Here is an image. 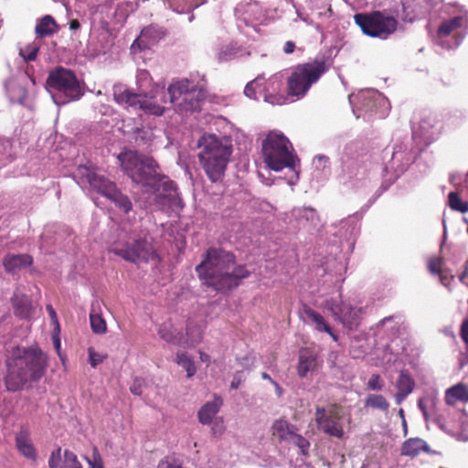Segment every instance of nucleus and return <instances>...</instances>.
<instances>
[{"label":"nucleus","instance_id":"23","mask_svg":"<svg viewBox=\"0 0 468 468\" xmlns=\"http://www.w3.org/2000/svg\"><path fill=\"white\" fill-rule=\"evenodd\" d=\"M14 314L21 319H29L34 312L32 302L29 296L16 289L11 298Z\"/></svg>","mask_w":468,"mask_h":468},{"label":"nucleus","instance_id":"15","mask_svg":"<svg viewBox=\"0 0 468 468\" xmlns=\"http://www.w3.org/2000/svg\"><path fill=\"white\" fill-rule=\"evenodd\" d=\"M324 307L331 312L335 320L341 322L349 330L359 325L362 308L353 307L334 298L326 299Z\"/></svg>","mask_w":468,"mask_h":468},{"label":"nucleus","instance_id":"55","mask_svg":"<svg viewBox=\"0 0 468 468\" xmlns=\"http://www.w3.org/2000/svg\"><path fill=\"white\" fill-rule=\"evenodd\" d=\"M145 386H146V381L144 378H136L133 380V382L130 388V390L133 395L140 396L143 394L144 388H145Z\"/></svg>","mask_w":468,"mask_h":468},{"label":"nucleus","instance_id":"1","mask_svg":"<svg viewBox=\"0 0 468 468\" xmlns=\"http://www.w3.org/2000/svg\"><path fill=\"white\" fill-rule=\"evenodd\" d=\"M126 175L150 192V205L166 213H178L184 207L176 184L159 171V165L150 156L136 151H125L118 156Z\"/></svg>","mask_w":468,"mask_h":468},{"label":"nucleus","instance_id":"12","mask_svg":"<svg viewBox=\"0 0 468 468\" xmlns=\"http://www.w3.org/2000/svg\"><path fill=\"white\" fill-rule=\"evenodd\" d=\"M79 172L86 177L87 182L94 190L113 202L122 212L129 213L132 210L133 204L129 197L122 195L112 182L86 167H79Z\"/></svg>","mask_w":468,"mask_h":468},{"label":"nucleus","instance_id":"41","mask_svg":"<svg viewBox=\"0 0 468 468\" xmlns=\"http://www.w3.org/2000/svg\"><path fill=\"white\" fill-rule=\"evenodd\" d=\"M90 323L91 330L94 334L103 335L107 331V324L102 316L95 313L94 309L90 314Z\"/></svg>","mask_w":468,"mask_h":468},{"label":"nucleus","instance_id":"31","mask_svg":"<svg viewBox=\"0 0 468 468\" xmlns=\"http://www.w3.org/2000/svg\"><path fill=\"white\" fill-rule=\"evenodd\" d=\"M31 263L32 258L27 254L7 255L3 261L4 267L7 271H15L20 268L29 266Z\"/></svg>","mask_w":468,"mask_h":468},{"label":"nucleus","instance_id":"56","mask_svg":"<svg viewBox=\"0 0 468 468\" xmlns=\"http://www.w3.org/2000/svg\"><path fill=\"white\" fill-rule=\"evenodd\" d=\"M90 468H103L101 457L97 449H93L91 458L85 457Z\"/></svg>","mask_w":468,"mask_h":468},{"label":"nucleus","instance_id":"19","mask_svg":"<svg viewBox=\"0 0 468 468\" xmlns=\"http://www.w3.org/2000/svg\"><path fill=\"white\" fill-rule=\"evenodd\" d=\"M413 160L414 155L409 142H401L394 145L388 167L394 171L397 176H399L408 168Z\"/></svg>","mask_w":468,"mask_h":468},{"label":"nucleus","instance_id":"61","mask_svg":"<svg viewBox=\"0 0 468 468\" xmlns=\"http://www.w3.org/2000/svg\"><path fill=\"white\" fill-rule=\"evenodd\" d=\"M461 335H462L463 340L465 342V344L468 346V320L465 321L462 325Z\"/></svg>","mask_w":468,"mask_h":468},{"label":"nucleus","instance_id":"35","mask_svg":"<svg viewBox=\"0 0 468 468\" xmlns=\"http://www.w3.org/2000/svg\"><path fill=\"white\" fill-rule=\"evenodd\" d=\"M57 31V24L51 16H45L37 24L35 33L38 37H45L54 34Z\"/></svg>","mask_w":468,"mask_h":468},{"label":"nucleus","instance_id":"54","mask_svg":"<svg viewBox=\"0 0 468 468\" xmlns=\"http://www.w3.org/2000/svg\"><path fill=\"white\" fill-rule=\"evenodd\" d=\"M289 441L293 442L294 444H296L302 450V452L303 454H305L307 452L310 443L303 436L294 433L292 435V439Z\"/></svg>","mask_w":468,"mask_h":468},{"label":"nucleus","instance_id":"3","mask_svg":"<svg viewBox=\"0 0 468 468\" xmlns=\"http://www.w3.org/2000/svg\"><path fill=\"white\" fill-rule=\"evenodd\" d=\"M48 357L37 346L14 348L6 360L5 385L17 391L39 381L46 372Z\"/></svg>","mask_w":468,"mask_h":468},{"label":"nucleus","instance_id":"64","mask_svg":"<svg viewBox=\"0 0 468 468\" xmlns=\"http://www.w3.org/2000/svg\"><path fill=\"white\" fill-rule=\"evenodd\" d=\"M295 48V44L292 41H287L284 45L283 51L286 54H291L293 52Z\"/></svg>","mask_w":468,"mask_h":468},{"label":"nucleus","instance_id":"21","mask_svg":"<svg viewBox=\"0 0 468 468\" xmlns=\"http://www.w3.org/2000/svg\"><path fill=\"white\" fill-rule=\"evenodd\" d=\"M290 220L299 229H310L315 227L319 222V217L316 210L311 207H294L291 211Z\"/></svg>","mask_w":468,"mask_h":468},{"label":"nucleus","instance_id":"18","mask_svg":"<svg viewBox=\"0 0 468 468\" xmlns=\"http://www.w3.org/2000/svg\"><path fill=\"white\" fill-rule=\"evenodd\" d=\"M166 102L165 91L163 88L154 90V94L148 96L146 94L139 95V102L136 104L135 110H142L145 113L161 116L164 114Z\"/></svg>","mask_w":468,"mask_h":468},{"label":"nucleus","instance_id":"49","mask_svg":"<svg viewBox=\"0 0 468 468\" xmlns=\"http://www.w3.org/2000/svg\"><path fill=\"white\" fill-rule=\"evenodd\" d=\"M61 468H82L81 463L78 461L77 455L71 451L65 450L64 461Z\"/></svg>","mask_w":468,"mask_h":468},{"label":"nucleus","instance_id":"16","mask_svg":"<svg viewBox=\"0 0 468 468\" xmlns=\"http://www.w3.org/2000/svg\"><path fill=\"white\" fill-rule=\"evenodd\" d=\"M315 421L318 429L324 433L338 439L343 438L344 429L336 405H331L328 409L316 407Z\"/></svg>","mask_w":468,"mask_h":468},{"label":"nucleus","instance_id":"47","mask_svg":"<svg viewBox=\"0 0 468 468\" xmlns=\"http://www.w3.org/2000/svg\"><path fill=\"white\" fill-rule=\"evenodd\" d=\"M136 84L138 89L144 92L152 84V79L149 72L145 69H139L136 74Z\"/></svg>","mask_w":468,"mask_h":468},{"label":"nucleus","instance_id":"62","mask_svg":"<svg viewBox=\"0 0 468 468\" xmlns=\"http://www.w3.org/2000/svg\"><path fill=\"white\" fill-rule=\"evenodd\" d=\"M58 334H59V332H58L57 330L54 329L52 340H53L54 347L56 348L57 352L59 354L60 339L58 337Z\"/></svg>","mask_w":468,"mask_h":468},{"label":"nucleus","instance_id":"13","mask_svg":"<svg viewBox=\"0 0 468 468\" xmlns=\"http://www.w3.org/2000/svg\"><path fill=\"white\" fill-rule=\"evenodd\" d=\"M337 180L349 190L358 191L366 188L369 183L367 167L357 160L343 161L342 171L337 176Z\"/></svg>","mask_w":468,"mask_h":468},{"label":"nucleus","instance_id":"59","mask_svg":"<svg viewBox=\"0 0 468 468\" xmlns=\"http://www.w3.org/2000/svg\"><path fill=\"white\" fill-rule=\"evenodd\" d=\"M186 8H183L182 10H177V12H184V11H188V10H193L195 8H197L200 3L197 1V0H186Z\"/></svg>","mask_w":468,"mask_h":468},{"label":"nucleus","instance_id":"42","mask_svg":"<svg viewBox=\"0 0 468 468\" xmlns=\"http://www.w3.org/2000/svg\"><path fill=\"white\" fill-rule=\"evenodd\" d=\"M12 159L13 150L11 141L0 137V167L11 162Z\"/></svg>","mask_w":468,"mask_h":468},{"label":"nucleus","instance_id":"45","mask_svg":"<svg viewBox=\"0 0 468 468\" xmlns=\"http://www.w3.org/2000/svg\"><path fill=\"white\" fill-rule=\"evenodd\" d=\"M435 401L432 398H420L418 401V407L421 411L426 421L430 420L432 416Z\"/></svg>","mask_w":468,"mask_h":468},{"label":"nucleus","instance_id":"39","mask_svg":"<svg viewBox=\"0 0 468 468\" xmlns=\"http://www.w3.org/2000/svg\"><path fill=\"white\" fill-rule=\"evenodd\" d=\"M204 326L189 323L186 326V344L196 346L202 340Z\"/></svg>","mask_w":468,"mask_h":468},{"label":"nucleus","instance_id":"5","mask_svg":"<svg viewBox=\"0 0 468 468\" xmlns=\"http://www.w3.org/2000/svg\"><path fill=\"white\" fill-rule=\"evenodd\" d=\"M261 148L266 165L276 172L289 168L292 172V176L288 180V184L295 185L299 178L297 169L299 160L294 154L292 145L288 138L280 132L272 131L262 141Z\"/></svg>","mask_w":468,"mask_h":468},{"label":"nucleus","instance_id":"4","mask_svg":"<svg viewBox=\"0 0 468 468\" xmlns=\"http://www.w3.org/2000/svg\"><path fill=\"white\" fill-rule=\"evenodd\" d=\"M197 146L198 159L207 177L214 183L221 180L233 152L231 138L206 133L198 140Z\"/></svg>","mask_w":468,"mask_h":468},{"label":"nucleus","instance_id":"24","mask_svg":"<svg viewBox=\"0 0 468 468\" xmlns=\"http://www.w3.org/2000/svg\"><path fill=\"white\" fill-rule=\"evenodd\" d=\"M395 387L397 388L395 400L396 403L399 405L413 391L415 382L407 371L401 370L398 379L396 380Z\"/></svg>","mask_w":468,"mask_h":468},{"label":"nucleus","instance_id":"17","mask_svg":"<svg viewBox=\"0 0 468 468\" xmlns=\"http://www.w3.org/2000/svg\"><path fill=\"white\" fill-rule=\"evenodd\" d=\"M111 251L131 262L147 261L152 253V246L145 239H135L132 245L115 246Z\"/></svg>","mask_w":468,"mask_h":468},{"label":"nucleus","instance_id":"27","mask_svg":"<svg viewBox=\"0 0 468 468\" xmlns=\"http://www.w3.org/2000/svg\"><path fill=\"white\" fill-rule=\"evenodd\" d=\"M163 37L164 31L161 27L153 25L146 27L141 31L140 37L133 42L132 48H133L135 45H138L140 48L141 46L146 48L150 45H154Z\"/></svg>","mask_w":468,"mask_h":468},{"label":"nucleus","instance_id":"20","mask_svg":"<svg viewBox=\"0 0 468 468\" xmlns=\"http://www.w3.org/2000/svg\"><path fill=\"white\" fill-rule=\"evenodd\" d=\"M441 124L432 115L423 117L418 127H413L412 134L415 138H420L425 144H430L438 138L441 133Z\"/></svg>","mask_w":468,"mask_h":468},{"label":"nucleus","instance_id":"26","mask_svg":"<svg viewBox=\"0 0 468 468\" xmlns=\"http://www.w3.org/2000/svg\"><path fill=\"white\" fill-rule=\"evenodd\" d=\"M139 95L138 93L132 92L122 84H115L113 86L114 101L120 105L135 109L136 104L139 102Z\"/></svg>","mask_w":468,"mask_h":468},{"label":"nucleus","instance_id":"51","mask_svg":"<svg viewBox=\"0 0 468 468\" xmlns=\"http://www.w3.org/2000/svg\"><path fill=\"white\" fill-rule=\"evenodd\" d=\"M89 354V363L92 367H96L98 365L101 364L103 360L106 358V356L101 353L96 352L92 347L88 349Z\"/></svg>","mask_w":468,"mask_h":468},{"label":"nucleus","instance_id":"46","mask_svg":"<svg viewBox=\"0 0 468 468\" xmlns=\"http://www.w3.org/2000/svg\"><path fill=\"white\" fill-rule=\"evenodd\" d=\"M448 205L452 210L465 213L468 211V202L463 201L456 192H451L448 196Z\"/></svg>","mask_w":468,"mask_h":468},{"label":"nucleus","instance_id":"44","mask_svg":"<svg viewBox=\"0 0 468 468\" xmlns=\"http://www.w3.org/2000/svg\"><path fill=\"white\" fill-rule=\"evenodd\" d=\"M176 363L186 371L188 378H191L195 375V364L193 360L186 353H177Z\"/></svg>","mask_w":468,"mask_h":468},{"label":"nucleus","instance_id":"37","mask_svg":"<svg viewBox=\"0 0 468 468\" xmlns=\"http://www.w3.org/2000/svg\"><path fill=\"white\" fill-rule=\"evenodd\" d=\"M176 332L177 329L174 327L170 321L163 323L158 329V335L163 340L167 343L179 345L181 339L177 337Z\"/></svg>","mask_w":468,"mask_h":468},{"label":"nucleus","instance_id":"10","mask_svg":"<svg viewBox=\"0 0 468 468\" xmlns=\"http://www.w3.org/2000/svg\"><path fill=\"white\" fill-rule=\"evenodd\" d=\"M348 101L356 118H384L390 109L388 100L376 90H360L350 95Z\"/></svg>","mask_w":468,"mask_h":468},{"label":"nucleus","instance_id":"58","mask_svg":"<svg viewBox=\"0 0 468 468\" xmlns=\"http://www.w3.org/2000/svg\"><path fill=\"white\" fill-rule=\"evenodd\" d=\"M342 228H347L346 232H348L349 236L353 235L356 229V224L354 222V220L346 219L341 222Z\"/></svg>","mask_w":468,"mask_h":468},{"label":"nucleus","instance_id":"57","mask_svg":"<svg viewBox=\"0 0 468 468\" xmlns=\"http://www.w3.org/2000/svg\"><path fill=\"white\" fill-rule=\"evenodd\" d=\"M47 311L48 313V315L50 317L51 324L54 326V329L57 330L58 332H59L60 331L59 323H58V319L56 311L50 304L47 305Z\"/></svg>","mask_w":468,"mask_h":468},{"label":"nucleus","instance_id":"52","mask_svg":"<svg viewBox=\"0 0 468 468\" xmlns=\"http://www.w3.org/2000/svg\"><path fill=\"white\" fill-rule=\"evenodd\" d=\"M367 385V388L370 390L380 391L384 387V382L379 375L374 374L370 377Z\"/></svg>","mask_w":468,"mask_h":468},{"label":"nucleus","instance_id":"2","mask_svg":"<svg viewBox=\"0 0 468 468\" xmlns=\"http://www.w3.org/2000/svg\"><path fill=\"white\" fill-rule=\"evenodd\" d=\"M202 283L216 292H225L237 287L250 272L243 265H237L234 256L224 250L211 248L205 259L196 267Z\"/></svg>","mask_w":468,"mask_h":468},{"label":"nucleus","instance_id":"63","mask_svg":"<svg viewBox=\"0 0 468 468\" xmlns=\"http://www.w3.org/2000/svg\"><path fill=\"white\" fill-rule=\"evenodd\" d=\"M158 468H182L179 464H176L175 463H170L168 461H162L158 464Z\"/></svg>","mask_w":468,"mask_h":468},{"label":"nucleus","instance_id":"14","mask_svg":"<svg viewBox=\"0 0 468 468\" xmlns=\"http://www.w3.org/2000/svg\"><path fill=\"white\" fill-rule=\"evenodd\" d=\"M466 28H468V11L461 10L459 15L445 20L441 24L437 32L438 45L447 49L457 48L463 39V35L457 34L452 42H450L445 38L457 29Z\"/></svg>","mask_w":468,"mask_h":468},{"label":"nucleus","instance_id":"6","mask_svg":"<svg viewBox=\"0 0 468 468\" xmlns=\"http://www.w3.org/2000/svg\"><path fill=\"white\" fill-rule=\"evenodd\" d=\"M169 101L181 115L198 112L206 93L200 81L186 78L174 80L167 88Z\"/></svg>","mask_w":468,"mask_h":468},{"label":"nucleus","instance_id":"25","mask_svg":"<svg viewBox=\"0 0 468 468\" xmlns=\"http://www.w3.org/2000/svg\"><path fill=\"white\" fill-rule=\"evenodd\" d=\"M222 399L220 397H215L212 401L205 403L198 410V420L203 425H207L212 422L222 406Z\"/></svg>","mask_w":468,"mask_h":468},{"label":"nucleus","instance_id":"50","mask_svg":"<svg viewBox=\"0 0 468 468\" xmlns=\"http://www.w3.org/2000/svg\"><path fill=\"white\" fill-rule=\"evenodd\" d=\"M210 424L212 436L218 438L225 432L226 427L222 417L215 418Z\"/></svg>","mask_w":468,"mask_h":468},{"label":"nucleus","instance_id":"53","mask_svg":"<svg viewBox=\"0 0 468 468\" xmlns=\"http://www.w3.org/2000/svg\"><path fill=\"white\" fill-rule=\"evenodd\" d=\"M49 468H61V449L53 451L48 459Z\"/></svg>","mask_w":468,"mask_h":468},{"label":"nucleus","instance_id":"36","mask_svg":"<svg viewBox=\"0 0 468 468\" xmlns=\"http://www.w3.org/2000/svg\"><path fill=\"white\" fill-rule=\"evenodd\" d=\"M365 407L373 410H378L382 412H388L389 409V402L384 396L371 393L368 394L365 399Z\"/></svg>","mask_w":468,"mask_h":468},{"label":"nucleus","instance_id":"40","mask_svg":"<svg viewBox=\"0 0 468 468\" xmlns=\"http://www.w3.org/2000/svg\"><path fill=\"white\" fill-rule=\"evenodd\" d=\"M303 311L306 316L315 324V329L317 331L325 333L330 331V326L326 324L324 318L320 314L310 307H304Z\"/></svg>","mask_w":468,"mask_h":468},{"label":"nucleus","instance_id":"11","mask_svg":"<svg viewBox=\"0 0 468 468\" xmlns=\"http://www.w3.org/2000/svg\"><path fill=\"white\" fill-rule=\"evenodd\" d=\"M354 19L364 34L381 39H387L398 27V21L394 16L379 11L356 14Z\"/></svg>","mask_w":468,"mask_h":468},{"label":"nucleus","instance_id":"34","mask_svg":"<svg viewBox=\"0 0 468 468\" xmlns=\"http://www.w3.org/2000/svg\"><path fill=\"white\" fill-rule=\"evenodd\" d=\"M421 452H429V445L420 438L407 440L401 449L402 454L411 457L420 454Z\"/></svg>","mask_w":468,"mask_h":468},{"label":"nucleus","instance_id":"60","mask_svg":"<svg viewBox=\"0 0 468 468\" xmlns=\"http://www.w3.org/2000/svg\"><path fill=\"white\" fill-rule=\"evenodd\" d=\"M242 381H243V378H242L241 374L239 372L236 373L233 377L231 383H230L231 388L237 389Z\"/></svg>","mask_w":468,"mask_h":468},{"label":"nucleus","instance_id":"48","mask_svg":"<svg viewBox=\"0 0 468 468\" xmlns=\"http://www.w3.org/2000/svg\"><path fill=\"white\" fill-rule=\"evenodd\" d=\"M441 268H442V261H441V259L435 258V259L430 260V261H429V270H430V271L431 273H433V274L440 275L441 283L444 284V285H447L448 284V279L443 274V271H442Z\"/></svg>","mask_w":468,"mask_h":468},{"label":"nucleus","instance_id":"8","mask_svg":"<svg viewBox=\"0 0 468 468\" xmlns=\"http://www.w3.org/2000/svg\"><path fill=\"white\" fill-rule=\"evenodd\" d=\"M284 80L282 72L272 75L267 80L262 75H259L246 85L244 94L252 100L262 99L271 105L285 104L288 102V96L283 92Z\"/></svg>","mask_w":468,"mask_h":468},{"label":"nucleus","instance_id":"7","mask_svg":"<svg viewBox=\"0 0 468 468\" xmlns=\"http://www.w3.org/2000/svg\"><path fill=\"white\" fill-rule=\"evenodd\" d=\"M47 85L53 101L58 106L78 101L83 95L75 74L63 68H58L49 73Z\"/></svg>","mask_w":468,"mask_h":468},{"label":"nucleus","instance_id":"43","mask_svg":"<svg viewBox=\"0 0 468 468\" xmlns=\"http://www.w3.org/2000/svg\"><path fill=\"white\" fill-rule=\"evenodd\" d=\"M39 51V44L36 42L28 43L19 48V55L26 62L36 60Z\"/></svg>","mask_w":468,"mask_h":468},{"label":"nucleus","instance_id":"28","mask_svg":"<svg viewBox=\"0 0 468 468\" xmlns=\"http://www.w3.org/2000/svg\"><path fill=\"white\" fill-rule=\"evenodd\" d=\"M314 176L318 181H325L331 175L330 159L324 154H318L314 157Z\"/></svg>","mask_w":468,"mask_h":468},{"label":"nucleus","instance_id":"33","mask_svg":"<svg viewBox=\"0 0 468 468\" xmlns=\"http://www.w3.org/2000/svg\"><path fill=\"white\" fill-rule=\"evenodd\" d=\"M5 90L11 102L23 103L26 96V89L15 79L5 82Z\"/></svg>","mask_w":468,"mask_h":468},{"label":"nucleus","instance_id":"30","mask_svg":"<svg viewBox=\"0 0 468 468\" xmlns=\"http://www.w3.org/2000/svg\"><path fill=\"white\" fill-rule=\"evenodd\" d=\"M317 367L316 356L307 351H302L299 356L297 372L300 378H305L307 374L314 371Z\"/></svg>","mask_w":468,"mask_h":468},{"label":"nucleus","instance_id":"38","mask_svg":"<svg viewBox=\"0 0 468 468\" xmlns=\"http://www.w3.org/2000/svg\"><path fill=\"white\" fill-rule=\"evenodd\" d=\"M272 433L275 437L282 441H289L292 439L294 432L291 430L289 423L286 420H276L272 426Z\"/></svg>","mask_w":468,"mask_h":468},{"label":"nucleus","instance_id":"32","mask_svg":"<svg viewBox=\"0 0 468 468\" xmlns=\"http://www.w3.org/2000/svg\"><path fill=\"white\" fill-rule=\"evenodd\" d=\"M241 49L236 42H228L220 45L216 52L218 61L225 62L234 59L240 56Z\"/></svg>","mask_w":468,"mask_h":468},{"label":"nucleus","instance_id":"29","mask_svg":"<svg viewBox=\"0 0 468 468\" xmlns=\"http://www.w3.org/2000/svg\"><path fill=\"white\" fill-rule=\"evenodd\" d=\"M445 402L448 405H455L457 402H468V388L465 385L459 383L445 392Z\"/></svg>","mask_w":468,"mask_h":468},{"label":"nucleus","instance_id":"9","mask_svg":"<svg viewBox=\"0 0 468 468\" xmlns=\"http://www.w3.org/2000/svg\"><path fill=\"white\" fill-rule=\"evenodd\" d=\"M325 71L326 67L323 61H314L296 67L290 76L285 77L288 102L303 98L311 86Z\"/></svg>","mask_w":468,"mask_h":468},{"label":"nucleus","instance_id":"22","mask_svg":"<svg viewBox=\"0 0 468 468\" xmlns=\"http://www.w3.org/2000/svg\"><path fill=\"white\" fill-rule=\"evenodd\" d=\"M16 447L20 454L30 461H36L37 450L31 439L30 431L27 426H21L15 437Z\"/></svg>","mask_w":468,"mask_h":468}]
</instances>
